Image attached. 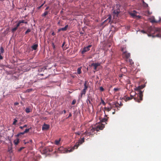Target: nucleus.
Here are the masks:
<instances>
[{
  "mask_svg": "<svg viewBox=\"0 0 161 161\" xmlns=\"http://www.w3.org/2000/svg\"><path fill=\"white\" fill-rule=\"evenodd\" d=\"M147 31L149 33L148 34L149 36L161 37V30L159 28L150 26L148 27Z\"/></svg>",
  "mask_w": 161,
  "mask_h": 161,
  "instance_id": "nucleus-1",
  "label": "nucleus"
},
{
  "mask_svg": "<svg viewBox=\"0 0 161 161\" xmlns=\"http://www.w3.org/2000/svg\"><path fill=\"white\" fill-rule=\"evenodd\" d=\"M145 85H143L139 86L135 88V90L138 92L137 97L134 98L136 101L140 103V101L142 100V97L143 96V91H142V90L145 87Z\"/></svg>",
  "mask_w": 161,
  "mask_h": 161,
  "instance_id": "nucleus-2",
  "label": "nucleus"
},
{
  "mask_svg": "<svg viewBox=\"0 0 161 161\" xmlns=\"http://www.w3.org/2000/svg\"><path fill=\"white\" fill-rule=\"evenodd\" d=\"M104 124H101L98 125L95 128L92 127L91 128L89 131H87L85 132L84 134L87 135H92V133L95 130L98 131L99 130H102L104 128Z\"/></svg>",
  "mask_w": 161,
  "mask_h": 161,
  "instance_id": "nucleus-3",
  "label": "nucleus"
},
{
  "mask_svg": "<svg viewBox=\"0 0 161 161\" xmlns=\"http://www.w3.org/2000/svg\"><path fill=\"white\" fill-rule=\"evenodd\" d=\"M121 51L123 52L122 54V57L124 58H125L126 61H127V59L130 57V53L127 52L125 48H121Z\"/></svg>",
  "mask_w": 161,
  "mask_h": 161,
  "instance_id": "nucleus-4",
  "label": "nucleus"
},
{
  "mask_svg": "<svg viewBox=\"0 0 161 161\" xmlns=\"http://www.w3.org/2000/svg\"><path fill=\"white\" fill-rule=\"evenodd\" d=\"M73 150V148L70 150H69L62 147H60L58 148V151L57 152L58 153H65L71 152Z\"/></svg>",
  "mask_w": 161,
  "mask_h": 161,
  "instance_id": "nucleus-5",
  "label": "nucleus"
},
{
  "mask_svg": "<svg viewBox=\"0 0 161 161\" xmlns=\"http://www.w3.org/2000/svg\"><path fill=\"white\" fill-rule=\"evenodd\" d=\"M84 142V138H82L81 140H79V141L76 142L75 144V145L74 146L73 150L75 149H77L79 146L82 144L83 142Z\"/></svg>",
  "mask_w": 161,
  "mask_h": 161,
  "instance_id": "nucleus-6",
  "label": "nucleus"
},
{
  "mask_svg": "<svg viewBox=\"0 0 161 161\" xmlns=\"http://www.w3.org/2000/svg\"><path fill=\"white\" fill-rule=\"evenodd\" d=\"M92 46V45H88V46L86 47H85L83 49L81 53L82 54H84L86 52L89 51L90 50V48Z\"/></svg>",
  "mask_w": 161,
  "mask_h": 161,
  "instance_id": "nucleus-7",
  "label": "nucleus"
},
{
  "mask_svg": "<svg viewBox=\"0 0 161 161\" xmlns=\"http://www.w3.org/2000/svg\"><path fill=\"white\" fill-rule=\"evenodd\" d=\"M100 64L98 63H92L91 64V66L94 67V69L95 70L94 72H95L96 71H97V68L98 66H100Z\"/></svg>",
  "mask_w": 161,
  "mask_h": 161,
  "instance_id": "nucleus-8",
  "label": "nucleus"
},
{
  "mask_svg": "<svg viewBox=\"0 0 161 161\" xmlns=\"http://www.w3.org/2000/svg\"><path fill=\"white\" fill-rule=\"evenodd\" d=\"M94 100V98L93 97L88 96L87 97V102L88 103V102L90 104L92 105L91 102H92ZM87 104H88V103H87Z\"/></svg>",
  "mask_w": 161,
  "mask_h": 161,
  "instance_id": "nucleus-9",
  "label": "nucleus"
},
{
  "mask_svg": "<svg viewBox=\"0 0 161 161\" xmlns=\"http://www.w3.org/2000/svg\"><path fill=\"white\" fill-rule=\"evenodd\" d=\"M100 121L104 123V124H104V126L105 125V124H107L106 122L107 121L108 119L106 118H101L100 119ZM103 124V123L100 124Z\"/></svg>",
  "mask_w": 161,
  "mask_h": 161,
  "instance_id": "nucleus-10",
  "label": "nucleus"
},
{
  "mask_svg": "<svg viewBox=\"0 0 161 161\" xmlns=\"http://www.w3.org/2000/svg\"><path fill=\"white\" fill-rule=\"evenodd\" d=\"M111 19H112L111 16L110 15H108V18L104 21V23H106L107 22H108V23H107L108 24L111 21Z\"/></svg>",
  "mask_w": 161,
  "mask_h": 161,
  "instance_id": "nucleus-11",
  "label": "nucleus"
},
{
  "mask_svg": "<svg viewBox=\"0 0 161 161\" xmlns=\"http://www.w3.org/2000/svg\"><path fill=\"white\" fill-rule=\"evenodd\" d=\"M50 127V125H48L44 124L42 127V130H47Z\"/></svg>",
  "mask_w": 161,
  "mask_h": 161,
  "instance_id": "nucleus-12",
  "label": "nucleus"
},
{
  "mask_svg": "<svg viewBox=\"0 0 161 161\" xmlns=\"http://www.w3.org/2000/svg\"><path fill=\"white\" fill-rule=\"evenodd\" d=\"M120 12V9H117V10H114L113 13L114 15L117 16Z\"/></svg>",
  "mask_w": 161,
  "mask_h": 161,
  "instance_id": "nucleus-13",
  "label": "nucleus"
},
{
  "mask_svg": "<svg viewBox=\"0 0 161 161\" xmlns=\"http://www.w3.org/2000/svg\"><path fill=\"white\" fill-rule=\"evenodd\" d=\"M88 81H85V83L84 84V88L83 89L86 91L87 90V88L88 87V85L87 84Z\"/></svg>",
  "mask_w": 161,
  "mask_h": 161,
  "instance_id": "nucleus-14",
  "label": "nucleus"
},
{
  "mask_svg": "<svg viewBox=\"0 0 161 161\" xmlns=\"http://www.w3.org/2000/svg\"><path fill=\"white\" fill-rule=\"evenodd\" d=\"M137 13L135 10H133L132 12L130 13V14L132 16L134 17L136 16Z\"/></svg>",
  "mask_w": 161,
  "mask_h": 161,
  "instance_id": "nucleus-15",
  "label": "nucleus"
},
{
  "mask_svg": "<svg viewBox=\"0 0 161 161\" xmlns=\"http://www.w3.org/2000/svg\"><path fill=\"white\" fill-rule=\"evenodd\" d=\"M38 46V45L37 44H35L32 45L31 47L33 50H35L37 49Z\"/></svg>",
  "mask_w": 161,
  "mask_h": 161,
  "instance_id": "nucleus-16",
  "label": "nucleus"
},
{
  "mask_svg": "<svg viewBox=\"0 0 161 161\" xmlns=\"http://www.w3.org/2000/svg\"><path fill=\"white\" fill-rule=\"evenodd\" d=\"M125 97V101H129V100H130L132 99L133 97V96L131 95L130 97Z\"/></svg>",
  "mask_w": 161,
  "mask_h": 161,
  "instance_id": "nucleus-17",
  "label": "nucleus"
},
{
  "mask_svg": "<svg viewBox=\"0 0 161 161\" xmlns=\"http://www.w3.org/2000/svg\"><path fill=\"white\" fill-rule=\"evenodd\" d=\"M19 142V139L17 138L16 139L14 140V143L15 145H17Z\"/></svg>",
  "mask_w": 161,
  "mask_h": 161,
  "instance_id": "nucleus-18",
  "label": "nucleus"
},
{
  "mask_svg": "<svg viewBox=\"0 0 161 161\" xmlns=\"http://www.w3.org/2000/svg\"><path fill=\"white\" fill-rule=\"evenodd\" d=\"M49 11H45L44 13L42 15V17H45L47 15Z\"/></svg>",
  "mask_w": 161,
  "mask_h": 161,
  "instance_id": "nucleus-19",
  "label": "nucleus"
},
{
  "mask_svg": "<svg viewBox=\"0 0 161 161\" xmlns=\"http://www.w3.org/2000/svg\"><path fill=\"white\" fill-rule=\"evenodd\" d=\"M105 109V110H104V112L105 113V111H106L108 112H109V111H110L111 110V109L112 108H108L106 107H105L104 108Z\"/></svg>",
  "mask_w": 161,
  "mask_h": 161,
  "instance_id": "nucleus-20",
  "label": "nucleus"
},
{
  "mask_svg": "<svg viewBox=\"0 0 161 161\" xmlns=\"http://www.w3.org/2000/svg\"><path fill=\"white\" fill-rule=\"evenodd\" d=\"M61 140V139L60 138H59V139L58 140H56L55 141V144L57 145H58L59 144V142Z\"/></svg>",
  "mask_w": 161,
  "mask_h": 161,
  "instance_id": "nucleus-21",
  "label": "nucleus"
},
{
  "mask_svg": "<svg viewBox=\"0 0 161 161\" xmlns=\"http://www.w3.org/2000/svg\"><path fill=\"white\" fill-rule=\"evenodd\" d=\"M32 110L29 108H26L25 109V112L27 113H29Z\"/></svg>",
  "mask_w": 161,
  "mask_h": 161,
  "instance_id": "nucleus-22",
  "label": "nucleus"
},
{
  "mask_svg": "<svg viewBox=\"0 0 161 161\" xmlns=\"http://www.w3.org/2000/svg\"><path fill=\"white\" fill-rule=\"evenodd\" d=\"M68 27L69 25H67L65 26V27L62 28L61 30H62V31H65L67 30Z\"/></svg>",
  "mask_w": 161,
  "mask_h": 161,
  "instance_id": "nucleus-23",
  "label": "nucleus"
},
{
  "mask_svg": "<svg viewBox=\"0 0 161 161\" xmlns=\"http://www.w3.org/2000/svg\"><path fill=\"white\" fill-rule=\"evenodd\" d=\"M86 91L84 90V89H83V90L81 91L80 93L81 97H82V95H85L86 94Z\"/></svg>",
  "mask_w": 161,
  "mask_h": 161,
  "instance_id": "nucleus-24",
  "label": "nucleus"
},
{
  "mask_svg": "<svg viewBox=\"0 0 161 161\" xmlns=\"http://www.w3.org/2000/svg\"><path fill=\"white\" fill-rule=\"evenodd\" d=\"M81 67H79L78 69L77 70V72L78 74H80L81 73Z\"/></svg>",
  "mask_w": 161,
  "mask_h": 161,
  "instance_id": "nucleus-25",
  "label": "nucleus"
},
{
  "mask_svg": "<svg viewBox=\"0 0 161 161\" xmlns=\"http://www.w3.org/2000/svg\"><path fill=\"white\" fill-rule=\"evenodd\" d=\"M128 62L131 65H132L134 64V62L131 59H129Z\"/></svg>",
  "mask_w": 161,
  "mask_h": 161,
  "instance_id": "nucleus-26",
  "label": "nucleus"
},
{
  "mask_svg": "<svg viewBox=\"0 0 161 161\" xmlns=\"http://www.w3.org/2000/svg\"><path fill=\"white\" fill-rule=\"evenodd\" d=\"M0 52L1 53H4V50L3 47H0Z\"/></svg>",
  "mask_w": 161,
  "mask_h": 161,
  "instance_id": "nucleus-27",
  "label": "nucleus"
},
{
  "mask_svg": "<svg viewBox=\"0 0 161 161\" xmlns=\"http://www.w3.org/2000/svg\"><path fill=\"white\" fill-rule=\"evenodd\" d=\"M101 103H102L104 105H105L106 104L104 101L102 99V98H101V103H100V104Z\"/></svg>",
  "mask_w": 161,
  "mask_h": 161,
  "instance_id": "nucleus-28",
  "label": "nucleus"
},
{
  "mask_svg": "<svg viewBox=\"0 0 161 161\" xmlns=\"http://www.w3.org/2000/svg\"><path fill=\"white\" fill-rule=\"evenodd\" d=\"M18 28L16 27H15L13 28L12 30V32H14Z\"/></svg>",
  "mask_w": 161,
  "mask_h": 161,
  "instance_id": "nucleus-29",
  "label": "nucleus"
},
{
  "mask_svg": "<svg viewBox=\"0 0 161 161\" xmlns=\"http://www.w3.org/2000/svg\"><path fill=\"white\" fill-rule=\"evenodd\" d=\"M19 21L20 22V23H24L27 24V22H25L24 20H19Z\"/></svg>",
  "mask_w": 161,
  "mask_h": 161,
  "instance_id": "nucleus-30",
  "label": "nucleus"
},
{
  "mask_svg": "<svg viewBox=\"0 0 161 161\" xmlns=\"http://www.w3.org/2000/svg\"><path fill=\"white\" fill-rule=\"evenodd\" d=\"M65 42H63L62 46V47L64 50V49L66 50L67 48L66 47L65 48V49H64V45L65 44Z\"/></svg>",
  "mask_w": 161,
  "mask_h": 161,
  "instance_id": "nucleus-31",
  "label": "nucleus"
},
{
  "mask_svg": "<svg viewBox=\"0 0 161 161\" xmlns=\"http://www.w3.org/2000/svg\"><path fill=\"white\" fill-rule=\"evenodd\" d=\"M31 31V30L30 29H28L25 32V34H26L28 33L29 32H30Z\"/></svg>",
  "mask_w": 161,
  "mask_h": 161,
  "instance_id": "nucleus-32",
  "label": "nucleus"
},
{
  "mask_svg": "<svg viewBox=\"0 0 161 161\" xmlns=\"http://www.w3.org/2000/svg\"><path fill=\"white\" fill-rule=\"evenodd\" d=\"M17 122V120L16 119H14V121L13 122V125H15L16 123Z\"/></svg>",
  "mask_w": 161,
  "mask_h": 161,
  "instance_id": "nucleus-33",
  "label": "nucleus"
},
{
  "mask_svg": "<svg viewBox=\"0 0 161 161\" xmlns=\"http://www.w3.org/2000/svg\"><path fill=\"white\" fill-rule=\"evenodd\" d=\"M24 134H25V133H24V132H20V133H19V134H17V136H19L20 135H23Z\"/></svg>",
  "mask_w": 161,
  "mask_h": 161,
  "instance_id": "nucleus-34",
  "label": "nucleus"
},
{
  "mask_svg": "<svg viewBox=\"0 0 161 161\" xmlns=\"http://www.w3.org/2000/svg\"><path fill=\"white\" fill-rule=\"evenodd\" d=\"M30 129V128L28 129H26L24 131V133H27L29 131Z\"/></svg>",
  "mask_w": 161,
  "mask_h": 161,
  "instance_id": "nucleus-35",
  "label": "nucleus"
},
{
  "mask_svg": "<svg viewBox=\"0 0 161 161\" xmlns=\"http://www.w3.org/2000/svg\"><path fill=\"white\" fill-rule=\"evenodd\" d=\"M76 102V100L75 99H74L73 100L72 102V105L75 104Z\"/></svg>",
  "mask_w": 161,
  "mask_h": 161,
  "instance_id": "nucleus-36",
  "label": "nucleus"
},
{
  "mask_svg": "<svg viewBox=\"0 0 161 161\" xmlns=\"http://www.w3.org/2000/svg\"><path fill=\"white\" fill-rule=\"evenodd\" d=\"M99 89L100 91L102 92L104 90V89L102 86H100L99 88Z\"/></svg>",
  "mask_w": 161,
  "mask_h": 161,
  "instance_id": "nucleus-37",
  "label": "nucleus"
},
{
  "mask_svg": "<svg viewBox=\"0 0 161 161\" xmlns=\"http://www.w3.org/2000/svg\"><path fill=\"white\" fill-rule=\"evenodd\" d=\"M25 148L24 147H20L19 149H18V151L20 152L22 149H24Z\"/></svg>",
  "mask_w": 161,
  "mask_h": 161,
  "instance_id": "nucleus-38",
  "label": "nucleus"
},
{
  "mask_svg": "<svg viewBox=\"0 0 161 161\" xmlns=\"http://www.w3.org/2000/svg\"><path fill=\"white\" fill-rule=\"evenodd\" d=\"M20 24H21L20 22L19 21V22H18V23L17 24L16 27L18 28V27H19V25H20Z\"/></svg>",
  "mask_w": 161,
  "mask_h": 161,
  "instance_id": "nucleus-39",
  "label": "nucleus"
},
{
  "mask_svg": "<svg viewBox=\"0 0 161 161\" xmlns=\"http://www.w3.org/2000/svg\"><path fill=\"white\" fill-rule=\"evenodd\" d=\"M52 47H53V48L54 50H55V45H54V43L53 42L52 43Z\"/></svg>",
  "mask_w": 161,
  "mask_h": 161,
  "instance_id": "nucleus-40",
  "label": "nucleus"
},
{
  "mask_svg": "<svg viewBox=\"0 0 161 161\" xmlns=\"http://www.w3.org/2000/svg\"><path fill=\"white\" fill-rule=\"evenodd\" d=\"M12 147H9L8 148V151L9 152V153H11L12 152Z\"/></svg>",
  "mask_w": 161,
  "mask_h": 161,
  "instance_id": "nucleus-41",
  "label": "nucleus"
},
{
  "mask_svg": "<svg viewBox=\"0 0 161 161\" xmlns=\"http://www.w3.org/2000/svg\"><path fill=\"white\" fill-rule=\"evenodd\" d=\"M45 3V2H44V3H43L38 8V9H39L40 8H41L42 6H43V5Z\"/></svg>",
  "mask_w": 161,
  "mask_h": 161,
  "instance_id": "nucleus-42",
  "label": "nucleus"
},
{
  "mask_svg": "<svg viewBox=\"0 0 161 161\" xmlns=\"http://www.w3.org/2000/svg\"><path fill=\"white\" fill-rule=\"evenodd\" d=\"M119 89L118 88H114V90L115 91V92H117L118 91H119Z\"/></svg>",
  "mask_w": 161,
  "mask_h": 161,
  "instance_id": "nucleus-43",
  "label": "nucleus"
},
{
  "mask_svg": "<svg viewBox=\"0 0 161 161\" xmlns=\"http://www.w3.org/2000/svg\"><path fill=\"white\" fill-rule=\"evenodd\" d=\"M151 22L152 23H155L156 22H157L155 21L154 19H153L152 20Z\"/></svg>",
  "mask_w": 161,
  "mask_h": 161,
  "instance_id": "nucleus-44",
  "label": "nucleus"
},
{
  "mask_svg": "<svg viewBox=\"0 0 161 161\" xmlns=\"http://www.w3.org/2000/svg\"><path fill=\"white\" fill-rule=\"evenodd\" d=\"M75 134L77 135H80V132H75Z\"/></svg>",
  "mask_w": 161,
  "mask_h": 161,
  "instance_id": "nucleus-45",
  "label": "nucleus"
},
{
  "mask_svg": "<svg viewBox=\"0 0 161 161\" xmlns=\"http://www.w3.org/2000/svg\"><path fill=\"white\" fill-rule=\"evenodd\" d=\"M57 24L59 25V26H62L61 25V24H60V21H59L58 22V23H57Z\"/></svg>",
  "mask_w": 161,
  "mask_h": 161,
  "instance_id": "nucleus-46",
  "label": "nucleus"
},
{
  "mask_svg": "<svg viewBox=\"0 0 161 161\" xmlns=\"http://www.w3.org/2000/svg\"><path fill=\"white\" fill-rule=\"evenodd\" d=\"M3 57L1 55V53H0V59H3Z\"/></svg>",
  "mask_w": 161,
  "mask_h": 161,
  "instance_id": "nucleus-47",
  "label": "nucleus"
},
{
  "mask_svg": "<svg viewBox=\"0 0 161 161\" xmlns=\"http://www.w3.org/2000/svg\"><path fill=\"white\" fill-rule=\"evenodd\" d=\"M141 32L143 33H146V32L145 31H144V30H142L141 31Z\"/></svg>",
  "mask_w": 161,
  "mask_h": 161,
  "instance_id": "nucleus-48",
  "label": "nucleus"
},
{
  "mask_svg": "<svg viewBox=\"0 0 161 161\" xmlns=\"http://www.w3.org/2000/svg\"><path fill=\"white\" fill-rule=\"evenodd\" d=\"M14 104L15 105H17L19 104V103L17 102L15 103Z\"/></svg>",
  "mask_w": 161,
  "mask_h": 161,
  "instance_id": "nucleus-49",
  "label": "nucleus"
},
{
  "mask_svg": "<svg viewBox=\"0 0 161 161\" xmlns=\"http://www.w3.org/2000/svg\"><path fill=\"white\" fill-rule=\"evenodd\" d=\"M61 29H62V28H60V29H58V32H60V31H62V30H61Z\"/></svg>",
  "mask_w": 161,
  "mask_h": 161,
  "instance_id": "nucleus-50",
  "label": "nucleus"
},
{
  "mask_svg": "<svg viewBox=\"0 0 161 161\" xmlns=\"http://www.w3.org/2000/svg\"><path fill=\"white\" fill-rule=\"evenodd\" d=\"M71 116H72V114H71V113H70L69 115V116L68 117V118Z\"/></svg>",
  "mask_w": 161,
  "mask_h": 161,
  "instance_id": "nucleus-51",
  "label": "nucleus"
},
{
  "mask_svg": "<svg viewBox=\"0 0 161 161\" xmlns=\"http://www.w3.org/2000/svg\"><path fill=\"white\" fill-rule=\"evenodd\" d=\"M52 35L53 36H54L55 35V34L54 32H53L52 33Z\"/></svg>",
  "mask_w": 161,
  "mask_h": 161,
  "instance_id": "nucleus-52",
  "label": "nucleus"
},
{
  "mask_svg": "<svg viewBox=\"0 0 161 161\" xmlns=\"http://www.w3.org/2000/svg\"><path fill=\"white\" fill-rule=\"evenodd\" d=\"M49 7H47L46 8V9H45V10H47L48 9H49Z\"/></svg>",
  "mask_w": 161,
  "mask_h": 161,
  "instance_id": "nucleus-53",
  "label": "nucleus"
},
{
  "mask_svg": "<svg viewBox=\"0 0 161 161\" xmlns=\"http://www.w3.org/2000/svg\"><path fill=\"white\" fill-rule=\"evenodd\" d=\"M27 126V125H25L23 126V128L26 127Z\"/></svg>",
  "mask_w": 161,
  "mask_h": 161,
  "instance_id": "nucleus-54",
  "label": "nucleus"
},
{
  "mask_svg": "<svg viewBox=\"0 0 161 161\" xmlns=\"http://www.w3.org/2000/svg\"><path fill=\"white\" fill-rule=\"evenodd\" d=\"M19 128L21 129H22L23 128V126H20L19 127Z\"/></svg>",
  "mask_w": 161,
  "mask_h": 161,
  "instance_id": "nucleus-55",
  "label": "nucleus"
},
{
  "mask_svg": "<svg viewBox=\"0 0 161 161\" xmlns=\"http://www.w3.org/2000/svg\"><path fill=\"white\" fill-rule=\"evenodd\" d=\"M63 112L64 114H65L66 113V111L65 110H64L63 111Z\"/></svg>",
  "mask_w": 161,
  "mask_h": 161,
  "instance_id": "nucleus-56",
  "label": "nucleus"
},
{
  "mask_svg": "<svg viewBox=\"0 0 161 161\" xmlns=\"http://www.w3.org/2000/svg\"><path fill=\"white\" fill-rule=\"evenodd\" d=\"M118 104L120 106H121L122 105V104L120 103V104H119V103H118Z\"/></svg>",
  "mask_w": 161,
  "mask_h": 161,
  "instance_id": "nucleus-57",
  "label": "nucleus"
},
{
  "mask_svg": "<svg viewBox=\"0 0 161 161\" xmlns=\"http://www.w3.org/2000/svg\"><path fill=\"white\" fill-rule=\"evenodd\" d=\"M63 10H61V11H60V13H61V14L62 13H63Z\"/></svg>",
  "mask_w": 161,
  "mask_h": 161,
  "instance_id": "nucleus-58",
  "label": "nucleus"
},
{
  "mask_svg": "<svg viewBox=\"0 0 161 161\" xmlns=\"http://www.w3.org/2000/svg\"><path fill=\"white\" fill-rule=\"evenodd\" d=\"M115 111H114V112H113L112 113V114H115Z\"/></svg>",
  "mask_w": 161,
  "mask_h": 161,
  "instance_id": "nucleus-59",
  "label": "nucleus"
},
{
  "mask_svg": "<svg viewBox=\"0 0 161 161\" xmlns=\"http://www.w3.org/2000/svg\"><path fill=\"white\" fill-rule=\"evenodd\" d=\"M28 143V142H25V144H26V143Z\"/></svg>",
  "mask_w": 161,
  "mask_h": 161,
  "instance_id": "nucleus-60",
  "label": "nucleus"
},
{
  "mask_svg": "<svg viewBox=\"0 0 161 161\" xmlns=\"http://www.w3.org/2000/svg\"><path fill=\"white\" fill-rule=\"evenodd\" d=\"M29 89L27 90V91L28 92H29L30 91H29Z\"/></svg>",
  "mask_w": 161,
  "mask_h": 161,
  "instance_id": "nucleus-61",
  "label": "nucleus"
},
{
  "mask_svg": "<svg viewBox=\"0 0 161 161\" xmlns=\"http://www.w3.org/2000/svg\"><path fill=\"white\" fill-rule=\"evenodd\" d=\"M105 117H107V115L106 114L105 115Z\"/></svg>",
  "mask_w": 161,
  "mask_h": 161,
  "instance_id": "nucleus-62",
  "label": "nucleus"
},
{
  "mask_svg": "<svg viewBox=\"0 0 161 161\" xmlns=\"http://www.w3.org/2000/svg\"><path fill=\"white\" fill-rule=\"evenodd\" d=\"M73 130H75V129H73Z\"/></svg>",
  "mask_w": 161,
  "mask_h": 161,
  "instance_id": "nucleus-63",
  "label": "nucleus"
},
{
  "mask_svg": "<svg viewBox=\"0 0 161 161\" xmlns=\"http://www.w3.org/2000/svg\"><path fill=\"white\" fill-rule=\"evenodd\" d=\"M80 34H83L82 32L80 33Z\"/></svg>",
  "mask_w": 161,
  "mask_h": 161,
  "instance_id": "nucleus-64",
  "label": "nucleus"
}]
</instances>
